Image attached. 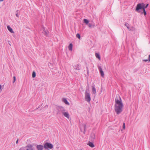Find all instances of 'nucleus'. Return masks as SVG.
Segmentation results:
<instances>
[{
  "label": "nucleus",
  "mask_w": 150,
  "mask_h": 150,
  "mask_svg": "<svg viewBox=\"0 0 150 150\" xmlns=\"http://www.w3.org/2000/svg\"><path fill=\"white\" fill-rule=\"evenodd\" d=\"M95 138V134L93 133H92L91 135V141H93Z\"/></svg>",
  "instance_id": "9b49d317"
},
{
  "label": "nucleus",
  "mask_w": 150,
  "mask_h": 150,
  "mask_svg": "<svg viewBox=\"0 0 150 150\" xmlns=\"http://www.w3.org/2000/svg\"><path fill=\"white\" fill-rule=\"evenodd\" d=\"M76 37L78 38L79 40L81 39L80 35L78 33L76 35Z\"/></svg>",
  "instance_id": "4be33fe9"
},
{
  "label": "nucleus",
  "mask_w": 150,
  "mask_h": 150,
  "mask_svg": "<svg viewBox=\"0 0 150 150\" xmlns=\"http://www.w3.org/2000/svg\"><path fill=\"white\" fill-rule=\"evenodd\" d=\"M96 56L97 58H98L100 59V55L99 54H98L97 53H96Z\"/></svg>",
  "instance_id": "aec40b11"
},
{
  "label": "nucleus",
  "mask_w": 150,
  "mask_h": 150,
  "mask_svg": "<svg viewBox=\"0 0 150 150\" xmlns=\"http://www.w3.org/2000/svg\"><path fill=\"white\" fill-rule=\"evenodd\" d=\"M144 8L145 9V8H146L148 6L149 4H147L146 5H145V4H144Z\"/></svg>",
  "instance_id": "393cba45"
},
{
  "label": "nucleus",
  "mask_w": 150,
  "mask_h": 150,
  "mask_svg": "<svg viewBox=\"0 0 150 150\" xmlns=\"http://www.w3.org/2000/svg\"><path fill=\"white\" fill-rule=\"evenodd\" d=\"M7 28L8 30L11 33H13L14 31L12 28L9 25L7 26Z\"/></svg>",
  "instance_id": "f8f14e48"
},
{
  "label": "nucleus",
  "mask_w": 150,
  "mask_h": 150,
  "mask_svg": "<svg viewBox=\"0 0 150 150\" xmlns=\"http://www.w3.org/2000/svg\"><path fill=\"white\" fill-rule=\"evenodd\" d=\"M85 100L87 102H90L91 98L89 93V90L88 89H87L85 91Z\"/></svg>",
  "instance_id": "20e7f679"
},
{
  "label": "nucleus",
  "mask_w": 150,
  "mask_h": 150,
  "mask_svg": "<svg viewBox=\"0 0 150 150\" xmlns=\"http://www.w3.org/2000/svg\"><path fill=\"white\" fill-rule=\"evenodd\" d=\"M45 34L46 35L47 34V32H46V31H45Z\"/></svg>",
  "instance_id": "c756f323"
},
{
  "label": "nucleus",
  "mask_w": 150,
  "mask_h": 150,
  "mask_svg": "<svg viewBox=\"0 0 150 150\" xmlns=\"http://www.w3.org/2000/svg\"><path fill=\"white\" fill-rule=\"evenodd\" d=\"M44 147L46 149H51L53 148V145L50 143L46 142L44 144Z\"/></svg>",
  "instance_id": "39448f33"
},
{
  "label": "nucleus",
  "mask_w": 150,
  "mask_h": 150,
  "mask_svg": "<svg viewBox=\"0 0 150 150\" xmlns=\"http://www.w3.org/2000/svg\"><path fill=\"white\" fill-rule=\"evenodd\" d=\"M80 129L81 132H83L84 134H85L86 130V126L85 124H83L80 127Z\"/></svg>",
  "instance_id": "423d86ee"
},
{
  "label": "nucleus",
  "mask_w": 150,
  "mask_h": 150,
  "mask_svg": "<svg viewBox=\"0 0 150 150\" xmlns=\"http://www.w3.org/2000/svg\"><path fill=\"white\" fill-rule=\"evenodd\" d=\"M83 22L84 23H85L86 25H88V24L89 23V21L86 19H84L83 20Z\"/></svg>",
  "instance_id": "a211bd4d"
},
{
  "label": "nucleus",
  "mask_w": 150,
  "mask_h": 150,
  "mask_svg": "<svg viewBox=\"0 0 150 150\" xmlns=\"http://www.w3.org/2000/svg\"><path fill=\"white\" fill-rule=\"evenodd\" d=\"M74 69L77 70H79L80 69L79 66L78 64H76L74 66Z\"/></svg>",
  "instance_id": "ddd939ff"
},
{
  "label": "nucleus",
  "mask_w": 150,
  "mask_h": 150,
  "mask_svg": "<svg viewBox=\"0 0 150 150\" xmlns=\"http://www.w3.org/2000/svg\"><path fill=\"white\" fill-rule=\"evenodd\" d=\"M88 25L89 28H94L95 26L94 24L91 23H89Z\"/></svg>",
  "instance_id": "4468645a"
},
{
  "label": "nucleus",
  "mask_w": 150,
  "mask_h": 150,
  "mask_svg": "<svg viewBox=\"0 0 150 150\" xmlns=\"http://www.w3.org/2000/svg\"><path fill=\"white\" fill-rule=\"evenodd\" d=\"M18 140L16 141V144H17V143H18Z\"/></svg>",
  "instance_id": "c85d7f7f"
},
{
  "label": "nucleus",
  "mask_w": 150,
  "mask_h": 150,
  "mask_svg": "<svg viewBox=\"0 0 150 150\" xmlns=\"http://www.w3.org/2000/svg\"><path fill=\"white\" fill-rule=\"evenodd\" d=\"M59 110L64 117L68 119L69 118V115L68 111L64 107L62 106L59 107Z\"/></svg>",
  "instance_id": "7ed1b4c3"
},
{
  "label": "nucleus",
  "mask_w": 150,
  "mask_h": 150,
  "mask_svg": "<svg viewBox=\"0 0 150 150\" xmlns=\"http://www.w3.org/2000/svg\"><path fill=\"white\" fill-rule=\"evenodd\" d=\"M2 86L1 85H0V90L2 89Z\"/></svg>",
  "instance_id": "cd10ccee"
},
{
  "label": "nucleus",
  "mask_w": 150,
  "mask_h": 150,
  "mask_svg": "<svg viewBox=\"0 0 150 150\" xmlns=\"http://www.w3.org/2000/svg\"><path fill=\"white\" fill-rule=\"evenodd\" d=\"M35 76H36L35 73V72L33 71L32 73V77L33 78H34L35 77Z\"/></svg>",
  "instance_id": "5701e85b"
},
{
  "label": "nucleus",
  "mask_w": 150,
  "mask_h": 150,
  "mask_svg": "<svg viewBox=\"0 0 150 150\" xmlns=\"http://www.w3.org/2000/svg\"><path fill=\"white\" fill-rule=\"evenodd\" d=\"M62 101L67 105H69V103L68 102L67 99L65 98L62 99Z\"/></svg>",
  "instance_id": "9d476101"
},
{
  "label": "nucleus",
  "mask_w": 150,
  "mask_h": 150,
  "mask_svg": "<svg viewBox=\"0 0 150 150\" xmlns=\"http://www.w3.org/2000/svg\"><path fill=\"white\" fill-rule=\"evenodd\" d=\"M125 25L126 26L127 28L129 30H131V29L129 28V25L127 23H126L125 24Z\"/></svg>",
  "instance_id": "6ab92c4d"
},
{
  "label": "nucleus",
  "mask_w": 150,
  "mask_h": 150,
  "mask_svg": "<svg viewBox=\"0 0 150 150\" xmlns=\"http://www.w3.org/2000/svg\"><path fill=\"white\" fill-rule=\"evenodd\" d=\"M92 92L94 94H95L96 93V89L95 87V86H92Z\"/></svg>",
  "instance_id": "dca6fc26"
},
{
  "label": "nucleus",
  "mask_w": 150,
  "mask_h": 150,
  "mask_svg": "<svg viewBox=\"0 0 150 150\" xmlns=\"http://www.w3.org/2000/svg\"><path fill=\"white\" fill-rule=\"evenodd\" d=\"M148 59H149L148 60V59H143V61H144V62H147L148 60H149V61H150V55H149V57H148Z\"/></svg>",
  "instance_id": "412c9836"
},
{
  "label": "nucleus",
  "mask_w": 150,
  "mask_h": 150,
  "mask_svg": "<svg viewBox=\"0 0 150 150\" xmlns=\"http://www.w3.org/2000/svg\"><path fill=\"white\" fill-rule=\"evenodd\" d=\"M73 45L72 44H70L68 46L69 50L70 51L72 50Z\"/></svg>",
  "instance_id": "2eb2a0df"
},
{
  "label": "nucleus",
  "mask_w": 150,
  "mask_h": 150,
  "mask_svg": "<svg viewBox=\"0 0 150 150\" xmlns=\"http://www.w3.org/2000/svg\"><path fill=\"white\" fill-rule=\"evenodd\" d=\"M98 67L101 76L102 77H103L104 76V73L102 70V67L100 65H98Z\"/></svg>",
  "instance_id": "0eeeda50"
},
{
  "label": "nucleus",
  "mask_w": 150,
  "mask_h": 150,
  "mask_svg": "<svg viewBox=\"0 0 150 150\" xmlns=\"http://www.w3.org/2000/svg\"><path fill=\"white\" fill-rule=\"evenodd\" d=\"M115 111L117 114H119L122 111L124 105L120 97L119 96L115 99Z\"/></svg>",
  "instance_id": "f257e3e1"
},
{
  "label": "nucleus",
  "mask_w": 150,
  "mask_h": 150,
  "mask_svg": "<svg viewBox=\"0 0 150 150\" xmlns=\"http://www.w3.org/2000/svg\"><path fill=\"white\" fill-rule=\"evenodd\" d=\"M4 1V0H0V1Z\"/></svg>",
  "instance_id": "7c9ffc66"
},
{
  "label": "nucleus",
  "mask_w": 150,
  "mask_h": 150,
  "mask_svg": "<svg viewBox=\"0 0 150 150\" xmlns=\"http://www.w3.org/2000/svg\"><path fill=\"white\" fill-rule=\"evenodd\" d=\"M26 148H27L26 150H33V146L31 145L27 146Z\"/></svg>",
  "instance_id": "1a4fd4ad"
},
{
  "label": "nucleus",
  "mask_w": 150,
  "mask_h": 150,
  "mask_svg": "<svg viewBox=\"0 0 150 150\" xmlns=\"http://www.w3.org/2000/svg\"><path fill=\"white\" fill-rule=\"evenodd\" d=\"M44 146L41 145H38L36 146V148L38 150H42Z\"/></svg>",
  "instance_id": "6e6552de"
},
{
  "label": "nucleus",
  "mask_w": 150,
  "mask_h": 150,
  "mask_svg": "<svg viewBox=\"0 0 150 150\" xmlns=\"http://www.w3.org/2000/svg\"><path fill=\"white\" fill-rule=\"evenodd\" d=\"M88 145L89 146L92 148L94 147L95 146L93 143L90 142H88Z\"/></svg>",
  "instance_id": "f3484780"
},
{
  "label": "nucleus",
  "mask_w": 150,
  "mask_h": 150,
  "mask_svg": "<svg viewBox=\"0 0 150 150\" xmlns=\"http://www.w3.org/2000/svg\"><path fill=\"white\" fill-rule=\"evenodd\" d=\"M144 4L143 3L138 4L136 6V11L139 13L142 14L143 13L144 15L145 16L146 13L145 9H144Z\"/></svg>",
  "instance_id": "f03ea898"
},
{
  "label": "nucleus",
  "mask_w": 150,
  "mask_h": 150,
  "mask_svg": "<svg viewBox=\"0 0 150 150\" xmlns=\"http://www.w3.org/2000/svg\"><path fill=\"white\" fill-rule=\"evenodd\" d=\"M16 16L18 17V13H17L16 14Z\"/></svg>",
  "instance_id": "bb28decb"
},
{
  "label": "nucleus",
  "mask_w": 150,
  "mask_h": 150,
  "mask_svg": "<svg viewBox=\"0 0 150 150\" xmlns=\"http://www.w3.org/2000/svg\"><path fill=\"white\" fill-rule=\"evenodd\" d=\"M125 123H123V128L124 129H125Z\"/></svg>",
  "instance_id": "a878e982"
},
{
  "label": "nucleus",
  "mask_w": 150,
  "mask_h": 150,
  "mask_svg": "<svg viewBox=\"0 0 150 150\" xmlns=\"http://www.w3.org/2000/svg\"><path fill=\"white\" fill-rule=\"evenodd\" d=\"M16 81V78L15 76L13 77V83H14Z\"/></svg>",
  "instance_id": "b1692460"
}]
</instances>
